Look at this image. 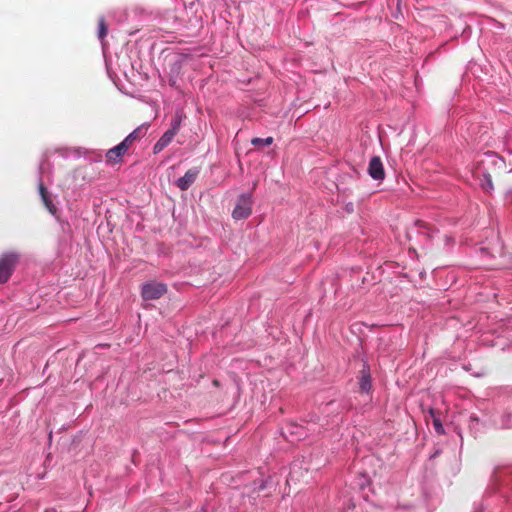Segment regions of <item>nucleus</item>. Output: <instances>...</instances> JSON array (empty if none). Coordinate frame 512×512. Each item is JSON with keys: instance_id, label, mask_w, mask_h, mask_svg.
Masks as SVG:
<instances>
[{"instance_id": "nucleus-17", "label": "nucleus", "mask_w": 512, "mask_h": 512, "mask_svg": "<svg viewBox=\"0 0 512 512\" xmlns=\"http://www.w3.org/2000/svg\"><path fill=\"white\" fill-rule=\"evenodd\" d=\"M482 188L488 193L493 190V183L490 175H485V181L482 183Z\"/></svg>"}, {"instance_id": "nucleus-21", "label": "nucleus", "mask_w": 512, "mask_h": 512, "mask_svg": "<svg viewBox=\"0 0 512 512\" xmlns=\"http://www.w3.org/2000/svg\"><path fill=\"white\" fill-rule=\"evenodd\" d=\"M44 169V161L40 163L39 165V173L42 174V171Z\"/></svg>"}, {"instance_id": "nucleus-22", "label": "nucleus", "mask_w": 512, "mask_h": 512, "mask_svg": "<svg viewBox=\"0 0 512 512\" xmlns=\"http://www.w3.org/2000/svg\"><path fill=\"white\" fill-rule=\"evenodd\" d=\"M455 432L457 433V435H458L460 438H462L460 431H458V430H456V429H455Z\"/></svg>"}, {"instance_id": "nucleus-20", "label": "nucleus", "mask_w": 512, "mask_h": 512, "mask_svg": "<svg viewBox=\"0 0 512 512\" xmlns=\"http://www.w3.org/2000/svg\"><path fill=\"white\" fill-rule=\"evenodd\" d=\"M345 210L348 212V213H352L353 210H354V205L352 202H349L345 205Z\"/></svg>"}, {"instance_id": "nucleus-13", "label": "nucleus", "mask_w": 512, "mask_h": 512, "mask_svg": "<svg viewBox=\"0 0 512 512\" xmlns=\"http://www.w3.org/2000/svg\"><path fill=\"white\" fill-rule=\"evenodd\" d=\"M273 142H274L273 137H267V138L255 137L251 140V144L258 148L270 146L271 144H273Z\"/></svg>"}, {"instance_id": "nucleus-24", "label": "nucleus", "mask_w": 512, "mask_h": 512, "mask_svg": "<svg viewBox=\"0 0 512 512\" xmlns=\"http://www.w3.org/2000/svg\"><path fill=\"white\" fill-rule=\"evenodd\" d=\"M430 416H434L433 410H430Z\"/></svg>"}, {"instance_id": "nucleus-5", "label": "nucleus", "mask_w": 512, "mask_h": 512, "mask_svg": "<svg viewBox=\"0 0 512 512\" xmlns=\"http://www.w3.org/2000/svg\"><path fill=\"white\" fill-rule=\"evenodd\" d=\"M282 435L290 442L300 441L304 439L307 435L304 427L302 425L289 423L282 430Z\"/></svg>"}, {"instance_id": "nucleus-11", "label": "nucleus", "mask_w": 512, "mask_h": 512, "mask_svg": "<svg viewBox=\"0 0 512 512\" xmlns=\"http://www.w3.org/2000/svg\"><path fill=\"white\" fill-rule=\"evenodd\" d=\"M175 135L169 131H165L164 134L158 139L153 147V153L158 154L163 151L174 139Z\"/></svg>"}, {"instance_id": "nucleus-15", "label": "nucleus", "mask_w": 512, "mask_h": 512, "mask_svg": "<svg viewBox=\"0 0 512 512\" xmlns=\"http://www.w3.org/2000/svg\"><path fill=\"white\" fill-rule=\"evenodd\" d=\"M139 132H140V128H137L135 129L134 131H132L130 134H128L125 138H124V142L130 146L132 144L133 141H135L138 137H139Z\"/></svg>"}, {"instance_id": "nucleus-16", "label": "nucleus", "mask_w": 512, "mask_h": 512, "mask_svg": "<svg viewBox=\"0 0 512 512\" xmlns=\"http://www.w3.org/2000/svg\"><path fill=\"white\" fill-rule=\"evenodd\" d=\"M433 426H434V429L437 434H439V435L445 434V430L443 428L441 418H433Z\"/></svg>"}, {"instance_id": "nucleus-18", "label": "nucleus", "mask_w": 512, "mask_h": 512, "mask_svg": "<svg viewBox=\"0 0 512 512\" xmlns=\"http://www.w3.org/2000/svg\"><path fill=\"white\" fill-rule=\"evenodd\" d=\"M502 420V424H501V428L502 429H509L511 428V418H501Z\"/></svg>"}, {"instance_id": "nucleus-6", "label": "nucleus", "mask_w": 512, "mask_h": 512, "mask_svg": "<svg viewBox=\"0 0 512 512\" xmlns=\"http://www.w3.org/2000/svg\"><path fill=\"white\" fill-rule=\"evenodd\" d=\"M199 173L200 169L198 167L188 169L182 177L177 179V187L182 191L188 190L197 179Z\"/></svg>"}, {"instance_id": "nucleus-7", "label": "nucleus", "mask_w": 512, "mask_h": 512, "mask_svg": "<svg viewBox=\"0 0 512 512\" xmlns=\"http://www.w3.org/2000/svg\"><path fill=\"white\" fill-rule=\"evenodd\" d=\"M359 390L361 393L369 394L372 390V378L370 373V367L368 364H364L360 375L358 377Z\"/></svg>"}, {"instance_id": "nucleus-2", "label": "nucleus", "mask_w": 512, "mask_h": 512, "mask_svg": "<svg viewBox=\"0 0 512 512\" xmlns=\"http://www.w3.org/2000/svg\"><path fill=\"white\" fill-rule=\"evenodd\" d=\"M167 293V285L162 282L149 281L141 285V296L146 301L157 300Z\"/></svg>"}, {"instance_id": "nucleus-8", "label": "nucleus", "mask_w": 512, "mask_h": 512, "mask_svg": "<svg viewBox=\"0 0 512 512\" xmlns=\"http://www.w3.org/2000/svg\"><path fill=\"white\" fill-rule=\"evenodd\" d=\"M129 146L124 142H120L118 145L109 149L106 153L108 162L118 163L121 161L124 154L127 152Z\"/></svg>"}, {"instance_id": "nucleus-9", "label": "nucleus", "mask_w": 512, "mask_h": 512, "mask_svg": "<svg viewBox=\"0 0 512 512\" xmlns=\"http://www.w3.org/2000/svg\"><path fill=\"white\" fill-rule=\"evenodd\" d=\"M38 187H39V193H40V196H41V199L45 205V207L47 208V210L52 214V215H56L57 213V208L56 206L54 205L51 197H50V194L48 192V190L46 189V187L44 186L43 184V181H42V178L40 177L39 179V184H38Z\"/></svg>"}, {"instance_id": "nucleus-3", "label": "nucleus", "mask_w": 512, "mask_h": 512, "mask_svg": "<svg viewBox=\"0 0 512 512\" xmlns=\"http://www.w3.org/2000/svg\"><path fill=\"white\" fill-rule=\"evenodd\" d=\"M252 195L243 193L239 196L238 201L232 211V217L235 220L247 219L252 213Z\"/></svg>"}, {"instance_id": "nucleus-14", "label": "nucleus", "mask_w": 512, "mask_h": 512, "mask_svg": "<svg viewBox=\"0 0 512 512\" xmlns=\"http://www.w3.org/2000/svg\"><path fill=\"white\" fill-rule=\"evenodd\" d=\"M107 32H108V30H107V26L105 23V19H104V17H100L99 23H98V38L101 42H103L104 38L107 35Z\"/></svg>"}, {"instance_id": "nucleus-4", "label": "nucleus", "mask_w": 512, "mask_h": 512, "mask_svg": "<svg viewBox=\"0 0 512 512\" xmlns=\"http://www.w3.org/2000/svg\"><path fill=\"white\" fill-rule=\"evenodd\" d=\"M368 175L375 181H383L385 179V169L379 156L371 157L367 169Z\"/></svg>"}, {"instance_id": "nucleus-10", "label": "nucleus", "mask_w": 512, "mask_h": 512, "mask_svg": "<svg viewBox=\"0 0 512 512\" xmlns=\"http://www.w3.org/2000/svg\"><path fill=\"white\" fill-rule=\"evenodd\" d=\"M38 187H39V193H40V196H41V199L45 205V207L47 208V210L52 214V215H56L57 213V208L56 206L54 205L51 197H50V194L48 192V190L46 189V187L44 186L43 184V181H42V178L40 177L39 179V184H38Z\"/></svg>"}, {"instance_id": "nucleus-19", "label": "nucleus", "mask_w": 512, "mask_h": 512, "mask_svg": "<svg viewBox=\"0 0 512 512\" xmlns=\"http://www.w3.org/2000/svg\"><path fill=\"white\" fill-rule=\"evenodd\" d=\"M479 424H480V418H477V417L470 418L469 427H470L471 429H474V428H475V427H477Z\"/></svg>"}, {"instance_id": "nucleus-12", "label": "nucleus", "mask_w": 512, "mask_h": 512, "mask_svg": "<svg viewBox=\"0 0 512 512\" xmlns=\"http://www.w3.org/2000/svg\"><path fill=\"white\" fill-rule=\"evenodd\" d=\"M183 118H184L183 112L177 111L175 113V115L173 116L171 123H170V127L168 128L167 131H169L170 133H172L176 136V134L179 132V130L181 128Z\"/></svg>"}, {"instance_id": "nucleus-1", "label": "nucleus", "mask_w": 512, "mask_h": 512, "mask_svg": "<svg viewBox=\"0 0 512 512\" xmlns=\"http://www.w3.org/2000/svg\"><path fill=\"white\" fill-rule=\"evenodd\" d=\"M19 255L14 252L4 253L0 257V283H6L18 263Z\"/></svg>"}, {"instance_id": "nucleus-23", "label": "nucleus", "mask_w": 512, "mask_h": 512, "mask_svg": "<svg viewBox=\"0 0 512 512\" xmlns=\"http://www.w3.org/2000/svg\"><path fill=\"white\" fill-rule=\"evenodd\" d=\"M199 512H207L205 508H202Z\"/></svg>"}]
</instances>
